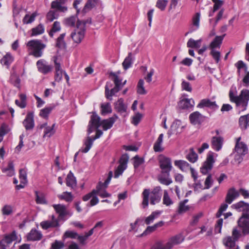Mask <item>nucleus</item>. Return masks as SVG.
<instances>
[{
  "label": "nucleus",
  "mask_w": 249,
  "mask_h": 249,
  "mask_svg": "<svg viewBox=\"0 0 249 249\" xmlns=\"http://www.w3.org/2000/svg\"><path fill=\"white\" fill-rule=\"evenodd\" d=\"M19 97L21 100V102H19L18 100H16L15 104L18 107L21 108H24L26 106V95L25 94H20Z\"/></svg>",
  "instance_id": "4c0bfd02"
},
{
  "label": "nucleus",
  "mask_w": 249,
  "mask_h": 249,
  "mask_svg": "<svg viewBox=\"0 0 249 249\" xmlns=\"http://www.w3.org/2000/svg\"><path fill=\"white\" fill-rule=\"evenodd\" d=\"M212 1L214 3L213 6L214 11L219 10L224 3V1L222 0H212Z\"/></svg>",
  "instance_id": "69168bd1"
},
{
  "label": "nucleus",
  "mask_w": 249,
  "mask_h": 249,
  "mask_svg": "<svg viewBox=\"0 0 249 249\" xmlns=\"http://www.w3.org/2000/svg\"><path fill=\"white\" fill-rule=\"evenodd\" d=\"M68 0H55L51 3V8L56 9L58 11L65 13L68 11V7L64 4Z\"/></svg>",
  "instance_id": "9d476101"
},
{
  "label": "nucleus",
  "mask_w": 249,
  "mask_h": 249,
  "mask_svg": "<svg viewBox=\"0 0 249 249\" xmlns=\"http://www.w3.org/2000/svg\"><path fill=\"white\" fill-rule=\"evenodd\" d=\"M58 197L61 200H65L66 201L70 202L73 200V196L71 192H64L61 195L58 196Z\"/></svg>",
  "instance_id": "a19ab883"
},
{
  "label": "nucleus",
  "mask_w": 249,
  "mask_h": 249,
  "mask_svg": "<svg viewBox=\"0 0 249 249\" xmlns=\"http://www.w3.org/2000/svg\"><path fill=\"white\" fill-rule=\"evenodd\" d=\"M239 126L242 130H245L249 126V113L241 116L239 118Z\"/></svg>",
  "instance_id": "4be33fe9"
},
{
  "label": "nucleus",
  "mask_w": 249,
  "mask_h": 249,
  "mask_svg": "<svg viewBox=\"0 0 249 249\" xmlns=\"http://www.w3.org/2000/svg\"><path fill=\"white\" fill-rule=\"evenodd\" d=\"M175 166L178 167L181 170L184 171L188 167L190 168V164L183 160H176L174 162Z\"/></svg>",
  "instance_id": "c9c22d12"
},
{
  "label": "nucleus",
  "mask_w": 249,
  "mask_h": 249,
  "mask_svg": "<svg viewBox=\"0 0 249 249\" xmlns=\"http://www.w3.org/2000/svg\"><path fill=\"white\" fill-rule=\"evenodd\" d=\"M19 178L21 180L20 182L25 183L27 182V173L26 171L24 169L19 170Z\"/></svg>",
  "instance_id": "338daca9"
},
{
  "label": "nucleus",
  "mask_w": 249,
  "mask_h": 249,
  "mask_svg": "<svg viewBox=\"0 0 249 249\" xmlns=\"http://www.w3.org/2000/svg\"><path fill=\"white\" fill-rule=\"evenodd\" d=\"M170 239L174 245H175L182 242L184 239V237L182 234L180 233L172 236Z\"/></svg>",
  "instance_id": "79ce46f5"
},
{
  "label": "nucleus",
  "mask_w": 249,
  "mask_h": 249,
  "mask_svg": "<svg viewBox=\"0 0 249 249\" xmlns=\"http://www.w3.org/2000/svg\"><path fill=\"white\" fill-rule=\"evenodd\" d=\"M78 236V234L75 231H67L64 233L62 238L63 240L67 238H70L71 239H76Z\"/></svg>",
  "instance_id": "3c124183"
},
{
  "label": "nucleus",
  "mask_w": 249,
  "mask_h": 249,
  "mask_svg": "<svg viewBox=\"0 0 249 249\" xmlns=\"http://www.w3.org/2000/svg\"><path fill=\"white\" fill-rule=\"evenodd\" d=\"M101 118L97 114L96 112H92L89 124L97 129L101 126Z\"/></svg>",
  "instance_id": "aec40b11"
},
{
  "label": "nucleus",
  "mask_w": 249,
  "mask_h": 249,
  "mask_svg": "<svg viewBox=\"0 0 249 249\" xmlns=\"http://www.w3.org/2000/svg\"><path fill=\"white\" fill-rule=\"evenodd\" d=\"M118 119V116L117 115L114 114L112 117H110L107 119H104L102 120L101 125L102 126L103 130L106 131L111 128L116 120Z\"/></svg>",
  "instance_id": "f8f14e48"
},
{
  "label": "nucleus",
  "mask_w": 249,
  "mask_h": 249,
  "mask_svg": "<svg viewBox=\"0 0 249 249\" xmlns=\"http://www.w3.org/2000/svg\"><path fill=\"white\" fill-rule=\"evenodd\" d=\"M54 125L55 124H53L51 127H46L44 130V136H47L50 137L53 135L55 132L54 130Z\"/></svg>",
  "instance_id": "e2e57ef3"
},
{
  "label": "nucleus",
  "mask_w": 249,
  "mask_h": 249,
  "mask_svg": "<svg viewBox=\"0 0 249 249\" xmlns=\"http://www.w3.org/2000/svg\"><path fill=\"white\" fill-rule=\"evenodd\" d=\"M0 63L5 66L7 68H9L10 65L14 61V57L11 53H7L6 54L0 59Z\"/></svg>",
  "instance_id": "393cba45"
},
{
  "label": "nucleus",
  "mask_w": 249,
  "mask_h": 249,
  "mask_svg": "<svg viewBox=\"0 0 249 249\" xmlns=\"http://www.w3.org/2000/svg\"><path fill=\"white\" fill-rule=\"evenodd\" d=\"M223 141V138L221 136L213 137L211 141L212 147L214 150L216 151H219L222 148Z\"/></svg>",
  "instance_id": "dca6fc26"
},
{
  "label": "nucleus",
  "mask_w": 249,
  "mask_h": 249,
  "mask_svg": "<svg viewBox=\"0 0 249 249\" xmlns=\"http://www.w3.org/2000/svg\"><path fill=\"white\" fill-rule=\"evenodd\" d=\"M26 46L31 51L29 53L30 55L38 58L41 57L43 54V50L46 47V45L42 43L41 40L33 39L28 41Z\"/></svg>",
  "instance_id": "20e7f679"
},
{
  "label": "nucleus",
  "mask_w": 249,
  "mask_h": 249,
  "mask_svg": "<svg viewBox=\"0 0 249 249\" xmlns=\"http://www.w3.org/2000/svg\"><path fill=\"white\" fill-rule=\"evenodd\" d=\"M158 180L160 183L165 185H169L172 183V180L169 177L166 176L163 174L159 177Z\"/></svg>",
  "instance_id": "c03bdc74"
},
{
  "label": "nucleus",
  "mask_w": 249,
  "mask_h": 249,
  "mask_svg": "<svg viewBox=\"0 0 249 249\" xmlns=\"http://www.w3.org/2000/svg\"><path fill=\"white\" fill-rule=\"evenodd\" d=\"M168 3L167 0H158L156 3V7L161 11H164Z\"/></svg>",
  "instance_id": "680f3d73"
},
{
  "label": "nucleus",
  "mask_w": 249,
  "mask_h": 249,
  "mask_svg": "<svg viewBox=\"0 0 249 249\" xmlns=\"http://www.w3.org/2000/svg\"><path fill=\"white\" fill-rule=\"evenodd\" d=\"M127 108V105L124 104V100L122 98H119L117 102L114 103V109L120 114L126 113Z\"/></svg>",
  "instance_id": "4468645a"
},
{
  "label": "nucleus",
  "mask_w": 249,
  "mask_h": 249,
  "mask_svg": "<svg viewBox=\"0 0 249 249\" xmlns=\"http://www.w3.org/2000/svg\"><path fill=\"white\" fill-rule=\"evenodd\" d=\"M205 119L206 117L198 111L194 112L189 115V120L193 125L201 124L204 122Z\"/></svg>",
  "instance_id": "6e6552de"
},
{
  "label": "nucleus",
  "mask_w": 249,
  "mask_h": 249,
  "mask_svg": "<svg viewBox=\"0 0 249 249\" xmlns=\"http://www.w3.org/2000/svg\"><path fill=\"white\" fill-rule=\"evenodd\" d=\"M142 117V115L141 113L139 112L136 113L135 115L133 116L132 118V124L137 126L140 122Z\"/></svg>",
  "instance_id": "6e6d98bb"
},
{
  "label": "nucleus",
  "mask_w": 249,
  "mask_h": 249,
  "mask_svg": "<svg viewBox=\"0 0 249 249\" xmlns=\"http://www.w3.org/2000/svg\"><path fill=\"white\" fill-rule=\"evenodd\" d=\"M40 226L44 230H47L51 227H57L59 226L58 220L54 221H44L40 223Z\"/></svg>",
  "instance_id": "cd10ccee"
},
{
  "label": "nucleus",
  "mask_w": 249,
  "mask_h": 249,
  "mask_svg": "<svg viewBox=\"0 0 249 249\" xmlns=\"http://www.w3.org/2000/svg\"><path fill=\"white\" fill-rule=\"evenodd\" d=\"M18 236L16 231L11 233L5 234L3 238L0 241V249H6V245L11 244L13 241L17 240Z\"/></svg>",
  "instance_id": "0eeeda50"
},
{
  "label": "nucleus",
  "mask_w": 249,
  "mask_h": 249,
  "mask_svg": "<svg viewBox=\"0 0 249 249\" xmlns=\"http://www.w3.org/2000/svg\"><path fill=\"white\" fill-rule=\"evenodd\" d=\"M10 80L11 83L15 87L19 89H20V79L18 76L17 75L13 74L11 76Z\"/></svg>",
  "instance_id": "37998d69"
},
{
  "label": "nucleus",
  "mask_w": 249,
  "mask_h": 249,
  "mask_svg": "<svg viewBox=\"0 0 249 249\" xmlns=\"http://www.w3.org/2000/svg\"><path fill=\"white\" fill-rule=\"evenodd\" d=\"M38 15L36 12H34L31 16L29 14H26L23 18L22 22L24 24H30L33 22L35 20L36 17Z\"/></svg>",
  "instance_id": "e433bc0d"
},
{
  "label": "nucleus",
  "mask_w": 249,
  "mask_h": 249,
  "mask_svg": "<svg viewBox=\"0 0 249 249\" xmlns=\"http://www.w3.org/2000/svg\"><path fill=\"white\" fill-rule=\"evenodd\" d=\"M190 105V100L188 99H183L179 101L178 106L180 109H184L188 108Z\"/></svg>",
  "instance_id": "a18cd8bd"
},
{
  "label": "nucleus",
  "mask_w": 249,
  "mask_h": 249,
  "mask_svg": "<svg viewBox=\"0 0 249 249\" xmlns=\"http://www.w3.org/2000/svg\"><path fill=\"white\" fill-rule=\"evenodd\" d=\"M87 23L91 24V18L84 20L77 19L76 22V27L79 29L84 30V31H86V25Z\"/></svg>",
  "instance_id": "58836bf2"
},
{
  "label": "nucleus",
  "mask_w": 249,
  "mask_h": 249,
  "mask_svg": "<svg viewBox=\"0 0 249 249\" xmlns=\"http://www.w3.org/2000/svg\"><path fill=\"white\" fill-rule=\"evenodd\" d=\"M144 81L143 79H140L137 85V92L139 94L144 95L146 94L147 92L144 87Z\"/></svg>",
  "instance_id": "09e8293b"
},
{
  "label": "nucleus",
  "mask_w": 249,
  "mask_h": 249,
  "mask_svg": "<svg viewBox=\"0 0 249 249\" xmlns=\"http://www.w3.org/2000/svg\"><path fill=\"white\" fill-rule=\"evenodd\" d=\"M163 134H160L156 142H155L153 146V149L156 152H161L164 150V148L161 147V144L163 142Z\"/></svg>",
  "instance_id": "a878e982"
},
{
  "label": "nucleus",
  "mask_w": 249,
  "mask_h": 249,
  "mask_svg": "<svg viewBox=\"0 0 249 249\" xmlns=\"http://www.w3.org/2000/svg\"><path fill=\"white\" fill-rule=\"evenodd\" d=\"M95 4L93 2L91 1L90 0H88L86 3L85 4L83 10H82V12L83 14L86 13L89 10H90L94 7H95Z\"/></svg>",
  "instance_id": "5fc2aeb1"
},
{
  "label": "nucleus",
  "mask_w": 249,
  "mask_h": 249,
  "mask_svg": "<svg viewBox=\"0 0 249 249\" xmlns=\"http://www.w3.org/2000/svg\"><path fill=\"white\" fill-rule=\"evenodd\" d=\"M66 34L63 33L60 35L56 39V47L59 49H66V43L64 40Z\"/></svg>",
  "instance_id": "7c9ffc66"
},
{
  "label": "nucleus",
  "mask_w": 249,
  "mask_h": 249,
  "mask_svg": "<svg viewBox=\"0 0 249 249\" xmlns=\"http://www.w3.org/2000/svg\"><path fill=\"white\" fill-rule=\"evenodd\" d=\"M173 201L170 198L168 192L166 190L164 191L163 203L166 206H170L173 204Z\"/></svg>",
  "instance_id": "13d9d810"
},
{
  "label": "nucleus",
  "mask_w": 249,
  "mask_h": 249,
  "mask_svg": "<svg viewBox=\"0 0 249 249\" xmlns=\"http://www.w3.org/2000/svg\"><path fill=\"white\" fill-rule=\"evenodd\" d=\"M133 64V60L132 57V53H129L127 56L124 59L122 63L123 68L124 70H127L132 66Z\"/></svg>",
  "instance_id": "c756f323"
},
{
  "label": "nucleus",
  "mask_w": 249,
  "mask_h": 249,
  "mask_svg": "<svg viewBox=\"0 0 249 249\" xmlns=\"http://www.w3.org/2000/svg\"><path fill=\"white\" fill-rule=\"evenodd\" d=\"M128 159L129 157L127 154L122 155L119 160V162L120 163L119 165H122V166L126 168Z\"/></svg>",
  "instance_id": "4d7b16f0"
},
{
  "label": "nucleus",
  "mask_w": 249,
  "mask_h": 249,
  "mask_svg": "<svg viewBox=\"0 0 249 249\" xmlns=\"http://www.w3.org/2000/svg\"><path fill=\"white\" fill-rule=\"evenodd\" d=\"M239 196V193L233 187L230 188L227 194L225 201L228 204H231L234 199Z\"/></svg>",
  "instance_id": "a211bd4d"
},
{
  "label": "nucleus",
  "mask_w": 249,
  "mask_h": 249,
  "mask_svg": "<svg viewBox=\"0 0 249 249\" xmlns=\"http://www.w3.org/2000/svg\"><path fill=\"white\" fill-rule=\"evenodd\" d=\"M231 208L237 212H242L237 223L239 230L235 228L232 231V236H228L223 239L226 249H238L235 242L242 236L249 235V203L240 201L231 205Z\"/></svg>",
  "instance_id": "f257e3e1"
},
{
  "label": "nucleus",
  "mask_w": 249,
  "mask_h": 249,
  "mask_svg": "<svg viewBox=\"0 0 249 249\" xmlns=\"http://www.w3.org/2000/svg\"><path fill=\"white\" fill-rule=\"evenodd\" d=\"M57 105L54 104H50L49 106L40 110L39 115L45 119H47L49 117V114L53 110Z\"/></svg>",
  "instance_id": "412c9836"
},
{
  "label": "nucleus",
  "mask_w": 249,
  "mask_h": 249,
  "mask_svg": "<svg viewBox=\"0 0 249 249\" xmlns=\"http://www.w3.org/2000/svg\"><path fill=\"white\" fill-rule=\"evenodd\" d=\"M110 77H112L111 80L113 81L115 86L113 88L109 90L108 88V82H107L105 86V96L109 100H112V96L114 95L116 93L118 92L122 89L123 87L125 85L126 80L122 82V79L120 78L114 72H110L109 73Z\"/></svg>",
  "instance_id": "7ed1b4c3"
},
{
  "label": "nucleus",
  "mask_w": 249,
  "mask_h": 249,
  "mask_svg": "<svg viewBox=\"0 0 249 249\" xmlns=\"http://www.w3.org/2000/svg\"><path fill=\"white\" fill-rule=\"evenodd\" d=\"M32 34L31 36H36L41 35L44 32V27L41 23L38 24L36 27L33 28L31 30Z\"/></svg>",
  "instance_id": "2f4dec72"
},
{
  "label": "nucleus",
  "mask_w": 249,
  "mask_h": 249,
  "mask_svg": "<svg viewBox=\"0 0 249 249\" xmlns=\"http://www.w3.org/2000/svg\"><path fill=\"white\" fill-rule=\"evenodd\" d=\"M241 138H238L236 140V142L235 146V151L242 155H245L248 152V147L247 145L244 142H240Z\"/></svg>",
  "instance_id": "f3484780"
},
{
  "label": "nucleus",
  "mask_w": 249,
  "mask_h": 249,
  "mask_svg": "<svg viewBox=\"0 0 249 249\" xmlns=\"http://www.w3.org/2000/svg\"><path fill=\"white\" fill-rule=\"evenodd\" d=\"M36 66L38 71L44 74H46L51 72L53 68L51 65H47L46 61L44 59L38 60L36 62Z\"/></svg>",
  "instance_id": "9b49d317"
},
{
  "label": "nucleus",
  "mask_w": 249,
  "mask_h": 249,
  "mask_svg": "<svg viewBox=\"0 0 249 249\" xmlns=\"http://www.w3.org/2000/svg\"><path fill=\"white\" fill-rule=\"evenodd\" d=\"M159 162L161 174L170 177V173L172 169L171 159L161 155L160 156Z\"/></svg>",
  "instance_id": "39448f33"
},
{
  "label": "nucleus",
  "mask_w": 249,
  "mask_h": 249,
  "mask_svg": "<svg viewBox=\"0 0 249 249\" xmlns=\"http://www.w3.org/2000/svg\"><path fill=\"white\" fill-rule=\"evenodd\" d=\"M92 144V138L90 137H88L87 140L84 142V144L86 147L84 149L82 150V152L85 153H87L90 149Z\"/></svg>",
  "instance_id": "8fccbe9b"
},
{
  "label": "nucleus",
  "mask_w": 249,
  "mask_h": 249,
  "mask_svg": "<svg viewBox=\"0 0 249 249\" xmlns=\"http://www.w3.org/2000/svg\"><path fill=\"white\" fill-rule=\"evenodd\" d=\"M226 34H224L220 36H216L210 44L209 47L211 49H214L215 48H220V45L222 43V41Z\"/></svg>",
  "instance_id": "5701e85b"
},
{
  "label": "nucleus",
  "mask_w": 249,
  "mask_h": 249,
  "mask_svg": "<svg viewBox=\"0 0 249 249\" xmlns=\"http://www.w3.org/2000/svg\"><path fill=\"white\" fill-rule=\"evenodd\" d=\"M143 200L142 204L143 208H145L148 205V199L149 196V190L148 189H144L142 192Z\"/></svg>",
  "instance_id": "49530a36"
},
{
  "label": "nucleus",
  "mask_w": 249,
  "mask_h": 249,
  "mask_svg": "<svg viewBox=\"0 0 249 249\" xmlns=\"http://www.w3.org/2000/svg\"><path fill=\"white\" fill-rule=\"evenodd\" d=\"M26 236L28 241H35L40 240L42 237V234L40 231L32 229Z\"/></svg>",
  "instance_id": "6ab92c4d"
},
{
  "label": "nucleus",
  "mask_w": 249,
  "mask_h": 249,
  "mask_svg": "<svg viewBox=\"0 0 249 249\" xmlns=\"http://www.w3.org/2000/svg\"><path fill=\"white\" fill-rule=\"evenodd\" d=\"M186 158L191 162L194 163L198 159V155L193 148L190 149V152L186 155Z\"/></svg>",
  "instance_id": "473e14b6"
},
{
  "label": "nucleus",
  "mask_w": 249,
  "mask_h": 249,
  "mask_svg": "<svg viewBox=\"0 0 249 249\" xmlns=\"http://www.w3.org/2000/svg\"><path fill=\"white\" fill-rule=\"evenodd\" d=\"M200 17V14L196 13L193 18V24L196 27V29H198L199 26Z\"/></svg>",
  "instance_id": "774afa93"
},
{
  "label": "nucleus",
  "mask_w": 249,
  "mask_h": 249,
  "mask_svg": "<svg viewBox=\"0 0 249 249\" xmlns=\"http://www.w3.org/2000/svg\"><path fill=\"white\" fill-rule=\"evenodd\" d=\"M66 185L71 189H73L76 185V178L71 171H70L66 178Z\"/></svg>",
  "instance_id": "bb28decb"
},
{
  "label": "nucleus",
  "mask_w": 249,
  "mask_h": 249,
  "mask_svg": "<svg viewBox=\"0 0 249 249\" xmlns=\"http://www.w3.org/2000/svg\"><path fill=\"white\" fill-rule=\"evenodd\" d=\"M34 112L27 113L25 119L23 121V124L26 130H32L35 126Z\"/></svg>",
  "instance_id": "1a4fd4ad"
},
{
  "label": "nucleus",
  "mask_w": 249,
  "mask_h": 249,
  "mask_svg": "<svg viewBox=\"0 0 249 249\" xmlns=\"http://www.w3.org/2000/svg\"><path fill=\"white\" fill-rule=\"evenodd\" d=\"M156 245L158 246V248L160 249H171L174 246V244L171 241L170 239L163 247H162V243L161 241L157 242Z\"/></svg>",
  "instance_id": "de8ad7c7"
},
{
  "label": "nucleus",
  "mask_w": 249,
  "mask_h": 249,
  "mask_svg": "<svg viewBox=\"0 0 249 249\" xmlns=\"http://www.w3.org/2000/svg\"><path fill=\"white\" fill-rule=\"evenodd\" d=\"M201 39L195 40L193 38H190L187 43V46L191 48H199L200 47Z\"/></svg>",
  "instance_id": "ea45409f"
},
{
  "label": "nucleus",
  "mask_w": 249,
  "mask_h": 249,
  "mask_svg": "<svg viewBox=\"0 0 249 249\" xmlns=\"http://www.w3.org/2000/svg\"><path fill=\"white\" fill-rule=\"evenodd\" d=\"M133 165L135 169L138 168L141 164L144 163L143 158H140L138 155H136L134 158Z\"/></svg>",
  "instance_id": "603ef678"
},
{
  "label": "nucleus",
  "mask_w": 249,
  "mask_h": 249,
  "mask_svg": "<svg viewBox=\"0 0 249 249\" xmlns=\"http://www.w3.org/2000/svg\"><path fill=\"white\" fill-rule=\"evenodd\" d=\"M56 213L59 214L58 218L60 219H63L65 216L69 214L67 211L66 206L62 204H54L53 205Z\"/></svg>",
  "instance_id": "2eb2a0df"
},
{
  "label": "nucleus",
  "mask_w": 249,
  "mask_h": 249,
  "mask_svg": "<svg viewBox=\"0 0 249 249\" xmlns=\"http://www.w3.org/2000/svg\"><path fill=\"white\" fill-rule=\"evenodd\" d=\"M2 213L3 215H9L12 213V207L10 205H5L2 208Z\"/></svg>",
  "instance_id": "0e129e2a"
},
{
  "label": "nucleus",
  "mask_w": 249,
  "mask_h": 249,
  "mask_svg": "<svg viewBox=\"0 0 249 249\" xmlns=\"http://www.w3.org/2000/svg\"><path fill=\"white\" fill-rule=\"evenodd\" d=\"M204 107H209L213 110L217 109L219 107L215 102H212L209 99H204L201 100L199 103L197 105V107L198 108H203Z\"/></svg>",
  "instance_id": "ddd939ff"
},
{
  "label": "nucleus",
  "mask_w": 249,
  "mask_h": 249,
  "mask_svg": "<svg viewBox=\"0 0 249 249\" xmlns=\"http://www.w3.org/2000/svg\"><path fill=\"white\" fill-rule=\"evenodd\" d=\"M76 16H71L65 18L64 20V23L67 26L74 27L75 25V22L77 21Z\"/></svg>",
  "instance_id": "72a5a7b5"
},
{
  "label": "nucleus",
  "mask_w": 249,
  "mask_h": 249,
  "mask_svg": "<svg viewBox=\"0 0 249 249\" xmlns=\"http://www.w3.org/2000/svg\"><path fill=\"white\" fill-rule=\"evenodd\" d=\"M64 247V242L55 240L51 245V247L50 249H61Z\"/></svg>",
  "instance_id": "052dcab7"
},
{
  "label": "nucleus",
  "mask_w": 249,
  "mask_h": 249,
  "mask_svg": "<svg viewBox=\"0 0 249 249\" xmlns=\"http://www.w3.org/2000/svg\"><path fill=\"white\" fill-rule=\"evenodd\" d=\"M229 98L231 102L235 103L236 107L238 109V113L247 109L249 101V91L248 89L241 90L239 95L235 96L232 90L229 91Z\"/></svg>",
  "instance_id": "f03ea898"
},
{
  "label": "nucleus",
  "mask_w": 249,
  "mask_h": 249,
  "mask_svg": "<svg viewBox=\"0 0 249 249\" xmlns=\"http://www.w3.org/2000/svg\"><path fill=\"white\" fill-rule=\"evenodd\" d=\"M2 172L4 173H7V175L9 177H12L15 174L14 166L13 162L10 161L7 167L3 168Z\"/></svg>",
  "instance_id": "c85d7f7f"
},
{
  "label": "nucleus",
  "mask_w": 249,
  "mask_h": 249,
  "mask_svg": "<svg viewBox=\"0 0 249 249\" xmlns=\"http://www.w3.org/2000/svg\"><path fill=\"white\" fill-rule=\"evenodd\" d=\"M59 15L57 12L53 10H50L46 15V18L50 22L53 21L54 19L58 18Z\"/></svg>",
  "instance_id": "864d4df0"
},
{
  "label": "nucleus",
  "mask_w": 249,
  "mask_h": 249,
  "mask_svg": "<svg viewBox=\"0 0 249 249\" xmlns=\"http://www.w3.org/2000/svg\"><path fill=\"white\" fill-rule=\"evenodd\" d=\"M214 162V153L209 151L207 154L206 160L203 163L200 168V172L203 175L209 174V173L213 169Z\"/></svg>",
  "instance_id": "423d86ee"
},
{
  "label": "nucleus",
  "mask_w": 249,
  "mask_h": 249,
  "mask_svg": "<svg viewBox=\"0 0 249 249\" xmlns=\"http://www.w3.org/2000/svg\"><path fill=\"white\" fill-rule=\"evenodd\" d=\"M161 196L162 195L151 194L150 204L155 205L156 203H159L161 199Z\"/></svg>",
  "instance_id": "bf43d9fd"
},
{
  "label": "nucleus",
  "mask_w": 249,
  "mask_h": 249,
  "mask_svg": "<svg viewBox=\"0 0 249 249\" xmlns=\"http://www.w3.org/2000/svg\"><path fill=\"white\" fill-rule=\"evenodd\" d=\"M101 113L102 115L112 112V108L110 103H106L101 105Z\"/></svg>",
  "instance_id": "f704fd0d"
},
{
  "label": "nucleus",
  "mask_w": 249,
  "mask_h": 249,
  "mask_svg": "<svg viewBox=\"0 0 249 249\" xmlns=\"http://www.w3.org/2000/svg\"><path fill=\"white\" fill-rule=\"evenodd\" d=\"M85 32L84 30L79 29L77 33L75 32L71 33V37L75 43H80L84 37Z\"/></svg>",
  "instance_id": "b1692460"
}]
</instances>
